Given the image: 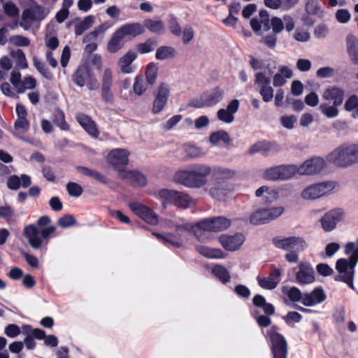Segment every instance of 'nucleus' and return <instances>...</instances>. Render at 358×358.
I'll use <instances>...</instances> for the list:
<instances>
[{
    "instance_id": "nucleus-1",
    "label": "nucleus",
    "mask_w": 358,
    "mask_h": 358,
    "mask_svg": "<svg viewBox=\"0 0 358 358\" xmlns=\"http://www.w3.org/2000/svg\"><path fill=\"white\" fill-rule=\"evenodd\" d=\"M212 168L206 164L195 163L176 171L173 180L189 188H201L207 185Z\"/></svg>"
},
{
    "instance_id": "nucleus-2",
    "label": "nucleus",
    "mask_w": 358,
    "mask_h": 358,
    "mask_svg": "<svg viewBox=\"0 0 358 358\" xmlns=\"http://www.w3.org/2000/svg\"><path fill=\"white\" fill-rule=\"evenodd\" d=\"M345 252L346 255H350V259H339L337 260L336 268L338 275L336 277V280L343 281L353 288L355 267L358 262V241L356 243H348L345 245Z\"/></svg>"
},
{
    "instance_id": "nucleus-3",
    "label": "nucleus",
    "mask_w": 358,
    "mask_h": 358,
    "mask_svg": "<svg viewBox=\"0 0 358 358\" xmlns=\"http://www.w3.org/2000/svg\"><path fill=\"white\" fill-rule=\"evenodd\" d=\"M50 222V218L48 215H43L37 220V226L30 224L24 227V235L34 249H39L44 243L47 244L48 238L55 233L56 227L54 226L45 227L41 231L37 228L47 226Z\"/></svg>"
},
{
    "instance_id": "nucleus-4",
    "label": "nucleus",
    "mask_w": 358,
    "mask_h": 358,
    "mask_svg": "<svg viewBox=\"0 0 358 358\" xmlns=\"http://www.w3.org/2000/svg\"><path fill=\"white\" fill-rule=\"evenodd\" d=\"M164 226L169 228H174L178 234L176 235L169 233L162 235L154 232L152 234L164 244L170 245L176 248H180L182 245V240L181 237L182 232L191 231L194 227L192 223L180 217H175L172 220H165Z\"/></svg>"
},
{
    "instance_id": "nucleus-5",
    "label": "nucleus",
    "mask_w": 358,
    "mask_h": 358,
    "mask_svg": "<svg viewBox=\"0 0 358 358\" xmlns=\"http://www.w3.org/2000/svg\"><path fill=\"white\" fill-rule=\"evenodd\" d=\"M327 159L329 162L342 168L358 164V145H341L327 155Z\"/></svg>"
},
{
    "instance_id": "nucleus-6",
    "label": "nucleus",
    "mask_w": 358,
    "mask_h": 358,
    "mask_svg": "<svg viewBox=\"0 0 358 358\" xmlns=\"http://www.w3.org/2000/svg\"><path fill=\"white\" fill-rule=\"evenodd\" d=\"M271 24L275 34L280 33L284 29V23L280 18L273 17L270 23L269 16L266 10L260 11L258 17H253L250 20L252 30L258 35H262L264 31H268Z\"/></svg>"
},
{
    "instance_id": "nucleus-7",
    "label": "nucleus",
    "mask_w": 358,
    "mask_h": 358,
    "mask_svg": "<svg viewBox=\"0 0 358 358\" xmlns=\"http://www.w3.org/2000/svg\"><path fill=\"white\" fill-rule=\"evenodd\" d=\"M50 13V8L44 7L34 1L28 8L23 10L20 26L24 30H28L34 22H41L46 18Z\"/></svg>"
},
{
    "instance_id": "nucleus-8",
    "label": "nucleus",
    "mask_w": 358,
    "mask_h": 358,
    "mask_svg": "<svg viewBox=\"0 0 358 358\" xmlns=\"http://www.w3.org/2000/svg\"><path fill=\"white\" fill-rule=\"evenodd\" d=\"M267 336L271 343V350L273 358H287V344L283 336L272 327L267 331Z\"/></svg>"
},
{
    "instance_id": "nucleus-9",
    "label": "nucleus",
    "mask_w": 358,
    "mask_h": 358,
    "mask_svg": "<svg viewBox=\"0 0 358 358\" xmlns=\"http://www.w3.org/2000/svg\"><path fill=\"white\" fill-rule=\"evenodd\" d=\"M73 81L81 87L86 85L90 90H95L99 87L98 80L87 65L80 66L77 69L73 76Z\"/></svg>"
},
{
    "instance_id": "nucleus-10",
    "label": "nucleus",
    "mask_w": 358,
    "mask_h": 358,
    "mask_svg": "<svg viewBox=\"0 0 358 358\" xmlns=\"http://www.w3.org/2000/svg\"><path fill=\"white\" fill-rule=\"evenodd\" d=\"M334 188L333 182L315 183L305 188L301 192V197L306 200H315L330 194Z\"/></svg>"
},
{
    "instance_id": "nucleus-11",
    "label": "nucleus",
    "mask_w": 358,
    "mask_h": 358,
    "mask_svg": "<svg viewBox=\"0 0 358 358\" xmlns=\"http://www.w3.org/2000/svg\"><path fill=\"white\" fill-rule=\"evenodd\" d=\"M295 165H280L264 171L263 177L268 180H286L296 174Z\"/></svg>"
},
{
    "instance_id": "nucleus-12",
    "label": "nucleus",
    "mask_w": 358,
    "mask_h": 358,
    "mask_svg": "<svg viewBox=\"0 0 358 358\" xmlns=\"http://www.w3.org/2000/svg\"><path fill=\"white\" fill-rule=\"evenodd\" d=\"M274 245L284 250L303 251L307 248L306 241L299 236L280 237L278 236L273 239Z\"/></svg>"
},
{
    "instance_id": "nucleus-13",
    "label": "nucleus",
    "mask_w": 358,
    "mask_h": 358,
    "mask_svg": "<svg viewBox=\"0 0 358 358\" xmlns=\"http://www.w3.org/2000/svg\"><path fill=\"white\" fill-rule=\"evenodd\" d=\"M17 118L15 121L13 135L23 141H27L24 135L29 129V122L27 118V112L24 106L20 103L16 105Z\"/></svg>"
},
{
    "instance_id": "nucleus-14",
    "label": "nucleus",
    "mask_w": 358,
    "mask_h": 358,
    "mask_svg": "<svg viewBox=\"0 0 358 358\" xmlns=\"http://www.w3.org/2000/svg\"><path fill=\"white\" fill-rule=\"evenodd\" d=\"M170 94L171 88L169 84L161 83L159 85L154 94L155 99L152 107V113L153 114H158L164 109Z\"/></svg>"
},
{
    "instance_id": "nucleus-15",
    "label": "nucleus",
    "mask_w": 358,
    "mask_h": 358,
    "mask_svg": "<svg viewBox=\"0 0 358 358\" xmlns=\"http://www.w3.org/2000/svg\"><path fill=\"white\" fill-rule=\"evenodd\" d=\"M325 161L323 158L319 157H312L299 166L295 165L296 174L299 175H313L320 173L325 166Z\"/></svg>"
},
{
    "instance_id": "nucleus-16",
    "label": "nucleus",
    "mask_w": 358,
    "mask_h": 358,
    "mask_svg": "<svg viewBox=\"0 0 358 358\" xmlns=\"http://www.w3.org/2000/svg\"><path fill=\"white\" fill-rule=\"evenodd\" d=\"M231 224L229 220L223 217H217L203 220L196 224L199 229L208 231H221L227 229Z\"/></svg>"
},
{
    "instance_id": "nucleus-17",
    "label": "nucleus",
    "mask_w": 358,
    "mask_h": 358,
    "mask_svg": "<svg viewBox=\"0 0 358 358\" xmlns=\"http://www.w3.org/2000/svg\"><path fill=\"white\" fill-rule=\"evenodd\" d=\"M128 206L148 224L156 225L158 223V215L151 208L138 202H130Z\"/></svg>"
},
{
    "instance_id": "nucleus-18",
    "label": "nucleus",
    "mask_w": 358,
    "mask_h": 358,
    "mask_svg": "<svg viewBox=\"0 0 358 358\" xmlns=\"http://www.w3.org/2000/svg\"><path fill=\"white\" fill-rule=\"evenodd\" d=\"M295 282L299 285H308L315 281V273L311 265L308 262H301L294 268Z\"/></svg>"
},
{
    "instance_id": "nucleus-19",
    "label": "nucleus",
    "mask_w": 358,
    "mask_h": 358,
    "mask_svg": "<svg viewBox=\"0 0 358 358\" xmlns=\"http://www.w3.org/2000/svg\"><path fill=\"white\" fill-rule=\"evenodd\" d=\"M343 216L344 213L340 208L328 211L320 220L322 228L324 231H331L336 228L337 224L343 220Z\"/></svg>"
},
{
    "instance_id": "nucleus-20",
    "label": "nucleus",
    "mask_w": 358,
    "mask_h": 358,
    "mask_svg": "<svg viewBox=\"0 0 358 358\" xmlns=\"http://www.w3.org/2000/svg\"><path fill=\"white\" fill-rule=\"evenodd\" d=\"M281 272L279 268L273 269L268 275L266 277L262 275H258L257 280L258 285L263 289H275L279 282H280Z\"/></svg>"
},
{
    "instance_id": "nucleus-21",
    "label": "nucleus",
    "mask_w": 358,
    "mask_h": 358,
    "mask_svg": "<svg viewBox=\"0 0 358 358\" xmlns=\"http://www.w3.org/2000/svg\"><path fill=\"white\" fill-rule=\"evenodd\" d=\"M129 152L125 149H114L108 153L107 162L115 167L125 166L129 162Z\"/></svg>"
},
{
    "instance_id": "nucleus-22",
    "label": "nucleus",
    "mask_w": 358,
    "mask_h": 358,
    "mask_svg": "<svg viewBox=\"0 0 358 358\" xmlns=\"http://www.w3.org/2000/svg\"><path fill=\"white\" fill-rule=\"evenodd\" d=\"M245 241V237L241 234L234 236L222 235L220 237V242L222 247L229 251H235L241 248Z\"/></svg>"
},
{
    "instance_id": "nucleus-23",
    "label": "nucleus",
    "mask_w": 358,
    "mask_h": 358,
    "mask_svg": "<svg viewBox=\"0 0 358 358\" xmlns=\"http://www.w3.org/2000/svg\"><path fill=\"white\" fill-rule=\"evenodd\" d=\"M239 107V101L233 99L229 102L226 108L218 110L217 116L219 120L229 124L234 120V115L237 112Z\"/></svg>"
},
{
    "instance_id": "nucleus-24",
    "label": "nucleus",
    "mask_w": 358,
    "mask_h": 358,
    "mask_svg": "<svg viewBox=\"0 0 358 358\" xmlns=\"http://www.w3.org/2000/svg\"><path fill=\"white\" fill-rule=\"evenodd\" d=\"M223 95V90L219 87L214 88L210 92L203 94L201 102L194 103L193 106L196 108H201L206 106L214 105L222 99Z\"/></svg>"
},
{
    "instance_id": "nucleus-25",
    "label": "nucleus",
    "mask_w": 358,
    "mask_h": 358,
    "mask_svg": "<svg viewBox=\"0 0 358 358\" xmlns=\"http://www.w3.org/2000/svg\"><path fill=\"white\" fill-rule=\"evenodd\" d=\"M124 38L125 37L134 38L144 33L145 28L138 22L127 23L122 25L116 30Z\"/></svg>"
},
{
    "instance_id": "nucleus-26",
    "label": "nucleus",
    "mask_w": 358,
    "mask_h": 358,
    "mask_svg": "<svg viewBox=\"0 0 358 358\" xmlns=\"http://www.w3.org/2000/svg\"><path fill=\"white\" fill-rule=\"evenodd\" d=\"M326 299V294L321 287H316L310 293H304L302 304L311 307L320 304Z\"/></svg>"
},
{
    "instance_id": "nucleus-27",
    "label": "nucleus",
    "mask_w": 358,
    "mask_h": 358,
    "mask_svg": "<svg viewBox=\"0 0 358 358\" xmlns=\"http://www.w3.org/2000/svg\"><path fill=\"white\" fill-rule=\"evenodd\" d=\"M322 99L325 101H332L335 106H341L343 101L345 92L337 87H329L322 93Z\"/></svg>"
},
{
    "instance_id": "nucleus-28",
    "label": "nucleus",
    "mask_w": 358,
    "mask_h": 358,
    "mask_svg": "<svg viewBox=\"0 0 358 358\" xmlns=\"http://www.w3.org/2000/svg\"><path fill=\"white\" fill-rule=\"evenodd\" d=\"M119 177L125 180L134 185L143 187L147 183L146 178L144 175L135 171L120 170Z\"/></svg>"
},
{
    "instance_id": "nucleus-29",
    "label": "nucleus",
    "mask_w": 358,
    "mask_h": 358,
    "mask_svg": "<svg viewBox=\"0 0 358 358\" xmlns=\"http://www.w3.org/2000/svg\"><path fill=\"white\" fill-rule=\"evenodd\" d=\"M76 120L80 126L92 137L97 138L99 131L96 127L95 122L89 117L83 113L76 115Z\"/></svg>"
},
{
    "instance_id": "nucleus-30",
    "label": "nucleus",
    "mask_w": 358,
    "mask_h": 358,
    "mask_svg": "<svg viewBox=\"0 0 358 358\" xmlns=\"http://www.w3.org/2000/svg\"><path fill=\"white\" fill-rule=\"evenodd\" d=\"M107 29V27L104 24H101L96 28L93 31L89 33L86 35L83 38V43H88L86 45L85 50L88 52H92L96 49V44L94 43V41L98 37L99 35L103 34L106 30Z\"/></svg>"
},
{
    "instance_id": "nucleus-31",
    "label": "nucleus",
    "mask_w": 358,
    "mask_h": 358,
    "mask_svg": "<svg viewBox=\"0 0 358 358\" xmlns=\"http://www.w3.org/2000/svg\"><path fill=\"white\" fill-rule=\"evenodd\" d=\"M137 55L133 50H129L125 55L121 57L118 61V66L123 73H131L133 72L132 62L136 59Z\"/></svg>"
},
{
    "instance_id": "nucleus-32",
    "label": "nucleus",
    "mask_w": 358,
    "mask_h": 358,
    "mask_svg": "<svg viewBox=\"0 0 358 358\" xmlns=\"http://www.w3.org/2000/svg\"><path fill=\"white\" fill-rule=\"evenodd\" d=\"M178 192V191L173 189H162L155 192L153 195L155 198L162 201L164 208H166V205L169 203L174 205Z\"/></svg>"
},
{
    "instance_id": "nucleus-33",
    "label": "nucleus",
    "mask_w": 358,
    "mask_h": 358,
    "mask_svg": "<svg viewBox=\"0 0 358 358\" xmlns=\"http://www.w3.org/2000/svg\"><path fill=\"white\" fill-rule=\"evenodd\" d=\"M278 145L273 143L259 142L254 144L250 148L251 154L255 152H262L264 155H268L278 151Z\"/></svg>"
},
{
    "instance_id": "nucleus-34",
    "label": "nucleus",
    "mask_w": 358,
    "mask_h": 358,
    "mask_svg": "<svg viewBox=\"0 0 358 358\" xmlns=\"http://www.w3.org/2000/svg\"><path fill=\"white\" fill-rule=\"evenodd\" d=\"M347 51L351 61L358 64V38L353 35H348L346 38Z\"/></svg>"
},
{
    "instance_id": "nucleus-35",
    "label": "nucleus",
    "mask_w": 358,
    "mask_h": 358,
    "mask_svg": "<svg viewBox=\"0 0 358 358\" xmlns=\"http://www.w3.org/2000/svg\"><path fill=\"white\" fill-rule=\"evenodd\" d=\"M196 249L199 254L207 258L223 259L225 257L220 249L211 248L201 245H196Z\"/></svg>"
},
{
    "instance_id": "nucleus-36",
    "label": "nucleus",
    "mask_w": 358,
    "mask_h": 358,
    "mask_svg": "<svg viewBox=\"0 0 358 358\" xmlns=\"http://www.w3.org/2000/svg\"><path fill=\"white\" fill-rule=\"evenodd\" d=\"M230 189L228 188L227 184L223 182H217L210 189V194L212 197L216 199L223 200L225 199Z\"/></svg>"
},
{
    "instance_id": "nucleus-37",
    "label": "nucleus",
    "mask_w": 358,
    "mask_h": 358,
    "mask_svg": "<svg viewBox=\"0 0 358 358\" xmlns=\"http://www.w3.org/2000/svg\"><path fill=\"white\" fill-rule=\"evenodd\" d=\"M10 55L15 62L16 69H26L28 68V62L25 54L22 50H12L10 52Z\"/></svg>"
},
{
    "instance_id": "nucleus-38",
    "label": "nucleus",
    "mask_w": 358,
    "mask_h": 358,
    "mask_svg": "<svg viewBox=\"0 0 358 358\" xmlns=\"http://www.w3.org/2000/svg\"><path fill=\"white\" fill-rule=\"evenodd\" d=\"M282 292L286 295L292 302H301L302 303L304 294H303L298 287H288L284 286L282 287Z\"/></svg>"
},
{
    "instance_id": "nucleus-39",
    "label": "nucleus",
    "mask_w": 358,
    "mask_h": 358,
    "mask_svg": "<svg viewBox=\"0 0 358 358\" xmlns=\"http://www.w3.org/2000/svg\"><path fill=\"white\" fill-rule=\"evenodd\" d=\"M255 195L257 197L263 196L266 202L270 203L277 199L278 192L275 189L262 186L256 190Z\"/></svg>"
},
{
    "instance_id": "nucleus-40",
    "label": "nucleus",
    "mask_w": 358,
    "mask_h": 358,
    "mask_svg": "<svg viewBox=\"0 0 358 358\" xmlns=\"http://www.w3.org/2000/svg\"><path fill=\"white\" fill-rule=\"evenodd\" d=\"M252 301L255 306L262 308L266 314L273 315L275 313L274 306L271 303H267L263 296L260 294L255 295Z\"/></svg>"
},
{
    "instance_id": "nucleus-41",
    "label": "nucleus",
    "mask_w": 358,
    "mask_h": 358,
    "mask_svg": "<svg viewBox=\"0 0 358 358\" xmlns=\"http://www.w3.org/2000/svg\"><path fill=\"white\" fill-rule=\"evenodd\" d=\"M213 178L215 180H224L233 178L235 173L229 169L217 167L212 169Z\"/></svg>"
},
{
    "instance_id": "nucleus-42",
    "label": "nucleus",
    "mask_w": 358,
    "mask_h": 358,
    "mask_svg": "<svg viewBox=\"0 0 358 358\" xmlns=\"http://www.w3.org/2000/svg\"><path fill=\"white\" fill-rule=\"evenodd\" d=\"M212 273L221 282L225 284L230 282L231 276L225 267L218 264L215 265L212 269Z\"/></svg>"
},
{
    "instance_id": "nucleus-43",
    "label": "nucleus",
    "mask_w": 358,
    "mask_h": 358,
    "mask_svg": "<svg viewBox=\"0 0 358 358\" xmlns=\"http://www.w3.org/2000/svg\"><path fill=\"white\" fill-rule=\"evenodd\" d=\"M176 55L175 49L169 46H161L157 49L155 57L159 60L169 59Z\"/></svg>"
},
{
    "instance_id": "nucleus-44",
    "label": "nucleus",
    "mask_w": 358,
    "mask_h": 358,
    "mask_svg": "<svg viewBox=\"0 0 358 358\" xmlns=\"http://www.w3.org/2000/svg\"><path fill=\"white\" fill-rule=\"evenodd\" d=\"M144 27L151 32L160 34L164 31V24L161 20L147 19L144 21Z\"/></svg>"
},
{
    "instance_id": "nucleus-45",
    "label": "nucleus",
    "mask_w": 358,
    "mask_h": 358,
    "mask_svg": "<svg viewBox=\"0 0 358 358\" xmlns=\"http://www.w3.org/2000/svg\"><path fill=\"white\" fill-rule=\"evenodd\" d=\"M266 208L258 210L250 216V222L255 225L262 224L268 222V217L266 215Z\"/></svg>"
},
{
    "instance_id": "nucleus-46",
    "label": "nucleus",
    "mask_w": 358,
    "mask_h": 358,
    "mask_svg": "<svg viewBox=\"0 0 358 358\" xmlns=\"http://www.w3.org/2000/svg\"><path fill=\"white\" fill-rule=\"evenodd\" d=\"M176 200L174 205L180 208H187L194 205L193 199L182 192H178Z\"/></svg>"
},
{
    "instance_id": "nucleus-47",
    "label": "nucleus",
    "mask_w": 358,
    "mask_h": 358,
    "mask_svg": "<svg viewBox=\"0 0 358 358\" xmlns=\"http://www.w3.org/2000/svg\"><path fill=\"white\" fill-rule=\"evenodd\" d=\"M122 38H123L120 36V34L117 31H115L111 39L108 43V50L113 53L118 51L122 47Z\"/></svg>"
},
{
    "instance_id": "nucleus-48",
    "label": "nucleus",
    "mask_w": 358,
    "mask_h": 358,
    "mask_svg": "<svg viewBox=\"0 0 358 358\" xmlns=\"http://www.w3.org/2000/svg\"><path fill=\"white\" fill-rule=\"evenodd\" d=\"M15 210L8 205L0 206V217L4 218L8 224L10 225L15 222Z\"/></svg>"
},
{
    "instance_id": "nucleus-49",
    "label": "nucleus",
    "mask_w": 358,
    "mask_h": 358,
    "mask_svg": "<svg viewBox=\"0 0 358 358\" xmlns=\"http://www.w3.org/2000/svg\"><path fill=\"white\" fill-rule=\"evenodd\" d=\"M338 106H335L334 103L329 105V103H324L320 106L321 113L328 118H334L338 115V110L337 108Z\"/></svg>"
},
{
    "instance_id": "nucleus-50",
    "label": "nucleus",
    "mask_w": 358,
    "mask_h": 358,
    "mask_svg": "<svg viewBox=\"0 0 358 358\" xmlns=\"http://www.w3.org/2000/svg\"><path fill=\"white\" fill-rule=\"evenodd\" d=\"M94 22V17L92 16L86 17L82 22L77 24L75 27V34L77 36L82 35L84 31L88 29Z\"/></svg>"
},
{
    "instance_id": "nucleus-51",
    "label": "nucleus",
    "mask_w": 358,
    "mask_h": 358,
    "mask_svg": "<svg viewBox=\"0 0 358 358\" xmlns=\"http://www.w3.org/2000/svg\"><path fill=\"white\" fill-rule=\"evenodd\" d=\"M17 90L18 93H24L27 90H33L36 86V80L35 78L30 76H25L22 81V83Z\"/></svg>"
},
{
    "instance_id": "nucleus-52",
    "label": "nucleus",
    "mask_w": 358,
    "mask_h": 358,
    "mask_svg": "<svg viewBox=\"0 0 358 358\" xmlns=\"http://www.w3.org/2000/svg\"><path fill=\"white\" fill-rule=\"evenodd\" d=\"M210 142L213 144H217L220 141H223L225 143H229L230 142V137L224 131H219L217 132L213 133L210 136Z\"/></svg>"
},
{
    "instance_id": "nucleus-53",
    "label": "nucleus",
    "mask_w": 358,
    "mask_h": 358,
    "mask_svg": "<svg viewBox=\"0 0 358 358\" xmlns=\"http://www.w3.org/2000/svg\"><path fill=\"white\" fill-rule=\"evenodd\" d=\"M34 65L36 69L38 71V72L44 76L45 78L50 80L52 78V75L48 69L45 66V64L37 59L36 57H34L33 59Z\"/></svg>"
},
{
    "instance_id": "nucleus-54",
    "label": "nucleus",
    "mask_w": 358,
    "mask_h": 358,
    "mask_svg": "<svg viewBox=\"0 0 358 358\" xmlns=\"http://www.w3.org/2000/svg\"><path fill=\"white\" fill-rule=\"evenodd\" d=\"M158 67L154 63H150L148 65L145 76L148 83L150 85L155 83L157 76Z\"/></svg>"
},
{
    "instance_id": "nucleus-55",
    "label": "nucleus",
    "mask_w": 358,
    "mask_h": 358,
    "mask_svg": "<svg viewBox=\"0 0 358 358\" xmlns=\"http://www.w3.org/2000/svg\"><path fill=\"white\" fill-rule=\"evenodd\" d=\"M54 122L62 130L66 131L69 129L68 124L65 121L64 113L60 110H57L55 112Z\"/></svg>"
},
{
    "instance_id": "nucleus-56",
    "label": "nucleus",
    "mask_w": 358,
    "mask_h": 358,
    "mask_svg": "<svg viewBox=\"0 0 358 358\" xmlns=\"http://www.w3.org/2000/svg\"><path fill=\"white\" fill-rule=\"evenodd\" d=\"M297 118L296 116L292 115H284L280 119L281 125L287 129H293L295 124L296 123Z\"/></svg>"
},
{
    "instance_id": "nucleus-57",
    "label": "nucleus",
    "mask_w": 358,
    "mask_h": 358,
    "mask_svg": "<svg viewBox=\"0 0 358 358\" xmlns=\"http://www.w3.org/2000/svg\"><path fill=\"white\" fill-rule=\"evenodd\" d=\"M10 42L17 47H27L30 45L28 38L22 35H15L10 38Z\"/></svg>"
},
{
    "instance_id": "nucleus-58",
    "label": "nucleus",
    "mask_w": 358,
    "mask_h": 358,
    "mask_svg": "<svg viewBox=\"0 0 358 358\" xmlns=\"http://www.w3.org/2000/svg\"><path fill=\"white\" fill-rule=\"evenodd\" d=\"M266 211L267 213L266 215L269 222L280 217L284 213L285 209L282 206H275L270 208H266Z\"/></svg>"
},
{
    "instance_id": "nucleus-59",
    "label": "nucleus",
    "mask_w": 358,
    "mask_h": 358,
    "mask_svg": "<svg viewBox=\"0 0 358 358\" xmlns=\"http://www.w3.org/2000/svg\"><path fill=\"white\" fill-rule=\"evenodd\" d=\"M169 28L174 36H179L182 34L181 27L175 16L171 17L169 22Z\"/></svg>"
},
{
    "instance_id": "nucleus-60",
    "label": "nucleus",
    "mask_w": 358,
    "mask_h": 358,
    "mask_svg": "<svg viewBox=\"0 0 358 358\" xmlns=\"http://www.w3.org/2000/svg\"><path fill=\"white\" fill-rule=\"evenodd\" d=\"M66 189L70 196L75 197L80 196L83 192L82 187L78 183L73 182H71L67 184Z\"/></svg>"
},
{
    "instance_id": "nucleus-61",
    "label": "nucleus",
    "mask_w": 358,
    "mask_h": 358,
    "mask_svg": "<svg viewBox=\"0 0 358 358\" xmlns=\"http://www.w3.org/2000/svg\"><path fill=\"white\" fill-rule=\"evenodd\" d=\"M155 43L152 40H148L145 43H140L137 45V50L141 54H146L154 50Z\"/></svg>"
},
{
    "instance_id": "nucleus-62",
    "label": "nucleus",
    "mask_w": 358,
    "mask_h": 358,
    "mask_svg": "<svg viewBox=\"0 0 358 358\" xmlns=\"http://www.w3.org/2000/svg\"><path fill=\"white\" fill-rule=\"evenodd\" d=\"M133 89L134 93L138 96L142 95L145 92L147 87L141 77H136Z\"/></svg>"
},
{
    "instance_id": "nucleus-63",
    "label": "nucleus",
    "mask_w": 358,
    "mask_h": 358,
    "mask_svg": "<svg viewBox=\"0 0 358 358\" xmlns=\"http://www.w3.org/2000/svg\"><path fill=\"white\" fill-rule=\"evenodd\" d=\"M3 7L5 13L9 17H15L19 14L18 8L11 1L6 2Z\"/></svg>"
},
{
    "instance_id": "nucleus-64",
    "label": "nucleus",
    "mask_w": 358,
    "mask_h": 358,
    "mask_svg": "<svg viewBox=\"0 0 358 358\" xmlns=\"http://www.w3.org/2000/svg\"><path fill=\"white\" fill-rule=\"evenodd\" d=\"M58 224L63 228H67L74 226L76 224V220L73 215H66L59 219Z\"/></svg>"
}]
</instances>
